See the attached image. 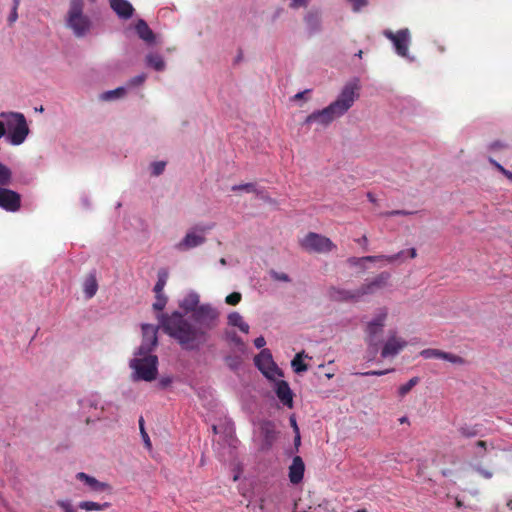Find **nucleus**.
<instances>
[{"mask_svg": "<svg viewBox=\"0 0 512 512\" xmlns=\"http://www.w3.org/2000/svg\"><path fill=\"white\" fill-rule=\"evenodd\" d=\"M408 254V256L413 259L417 256V251L415 248H410L408 250H401L395 254H392V255H377L378 257H380V260H385L387 261L388 263H394V262H402L403 261V258L404 256Z\"/></svg>", "mask_w": 512, "mask_h": 512, "instance_id": "28", "label": "nucleus"}, {"mask_svg": "<svg viewBox=\"0 0 512 512\" xmlns=\"http://www.w3.org/2000/svg\"><path fill=\"white\" fill-rule=\"evenodd\" d=\"M167 281V273L165 271H160L158 273V280L154 286V292L156 294L163 293V289L166 285Z\"/></svg>", "mask_w": 512, "mask_h": 512, "instance_id": "40", "label": "nucleus"}, {"mask_svg": "<svg viewBox=\"0 0 512 512\" xmlns=\"http://www.w3.org/2000/svg\"><path fill=\"white\" fill-rule=\"evenodd\" d=\"M393 371H394V369L391 368V369H385V370H372V371H367V372L355 373V375H360V376H382V375H386L388 373H391Z\"/></svg>", "mask_w": 512, "mask_h": 512, "instance_id": "47", "label": "nucleus"}, {"mask_svg": "<svg viewBox=\"0 0 512 512\" xmlns=\"http://www.w3.org/2000/svg\"><path fill=\"white\" fill-rule=\"evenodd\" d=\"M134 30L137 36L147 45L155 44V34L144 19H138L136 21V23L134 24Z\"/></svg>", "mask_w": 512, "mask_h": 512, "instance_id": "20", "label": "nucleus"}, {"mask_svg": "<svg viewBox=\"0 0 512 512\" xmlns=\"http://www.w3.org/2000/svg\"><path fill=\"white\" fill-rule=\"evenodd\" d=\"M21 0H13V6L11 8L10 14L8 16V23L12 25L18 19V7L20 5Z\"/></svg>", "mask_w": 512, "mask_h": 512, "instance_id": "46", "label": "nucleus"}, {"mask_svg": "<svg viewBox=\"0 0 512 512\" xmlns=\"http://www.w3.org/2000/svg\"><path fill=\"white\" fill-rule=\"evenodd\" d=\"M409 214H412V212H408L405 210H393V211L385 213L386 216L409 215Z\"/></svg>", "mask_w": 512, "mask_h": 512, "instance_id": "55", "label": "nucleus"}, {"mask_svg": "<svg viewBox=\"0 0 512 512\" xmlns=\"http://www.w3.org/2000/svg\"><path fill=\"white\" fill-rule=\"evenodd\" d=\"M388 317V309L381 307L377 309L374 317L366 323L365 335L368 351L374 357L382 344L381 335Z\"/></svg>", "mask_w": 512, "mask_h": 512, "instance_id": "6", "label": "nucleus"}, {"mask_svg": "<svg viewBox=\"0 0 512 512\" xmlns=\"http://www.w3.org/2000/svg\"><path fill=\"white\" fill-rule=\"evenodd\" d=\"M304 22L310 35L319 32L321 29V20L318 12H308L304 17Z\"/></svg>", "mask_w": 512, "mask_h": 512, "instance_id": "26", "label": "nucleus"}, {"mask_svg": "<svg viewBox=\"0 0 512 512\" xmlns=\"http://www.w3.org/2000/svg\"><path fill=\"white\" fill-rule=\"evenodd\" d=\"M55 504L62 510V512H77L72 500L68 498L58 499Z\"/></svg>", "mask_w": 512, "mask_h": 512, "instance_id": "38", "label": "nucleus"}, {"mask_svg": "<svg viewBox=\"0 0 512 512\" xmlns=\"http://www.w3.org/2000/svg\"><path fill=\"white\" fill-rule=\"evenodd\" d=\"M270 276L275 280V281H281V282H290L291 279L289 277L288 274L286 273H283V272H277L275 270H271L270 271Z\"/></svg>", "mask_w": 512, "mask_h": 512, "instance_id": "48", "label": "nucleus"}, {"mask_svg": "<svg viewBox=\"0 0 512 512\" xmlns=\"http://www.w3.org/2000/svg\"><path fill=\"white\" fill-rule=\"evenodd\" d=\"M275 392L278 399L284 406L288 408L293 407V392L286 381L280 380L276 382Z\"/></svg>", "mask_w": 512, "mask_h": 512, "instance_id": "21", "label": "nucleus"}, {"mask_svg": "<svg viewBox=\"0 0 512 512\" xmlns=\"http://www.w3.org/2000/svg\"><path fill=\"white\" fill-rule=\"evenodd\" d=\"M139 426H140V433H141L142 432V428H144V420H143L142 417L139 419Z\"/></svg>", "mask_w": 512, "mask_h": 512, "instance_id": "63", "label": "nucleus"}, {"mask_svg": "<svg viewBox=\"0 0 512 512\" xmlns=\"http://www.w3.org/2000/svg\"><path fill=\"white\" fill-rule=\"evenodd\" d=\"M290 423H291V426L293 427L294 429V432H297L299 431V428H298V425H297V422H296V419L294 416H291L290 417Z\"/></svg>", "mask_w": 512, "mask_h": 512, "instance_id": "57", "label": "nucleus"}, {"mask_svg": "<svg viewBox=\"0 0 512 512\" xmlns=\"http://www.w3.org/2000/svg\"><path fill=\"white\" fill-rule=\"evenodd\" d=\"M231 190L234 192L244 190L248 193L263 194V189H259L254 183L233 185Z\"/></svg>", "mask_w": 512, "mask_h": 512, "instance_id": "36", "label": "nucleus"}, {"mask_svg": "<svg viewBox=\"0 0 512 512\" xmlns=\"http://www.w3.org/2000/svg\"><path fill=\"white\" fill-rule=\"evenodd\" d=\"M259 432L261 437L260 449L262 451L270 450L277 439V430L274 422L270 420L261 421Z\"/></svg>", "mask_w": 512, "mask_h": 512, "instance_id": "15", "label": "nucleus"}, {"mask_svg": "<svg viewBox=\"0 0 512 512\" xmlns=\"http://www.w3.org/2000/svg\"><path fill=\"white\" fill-rule=\"evenodd\" d=\"M240 301H241V294L238 292H233V293L229 294L225 299V302L229 305H237Z\"/></svg>", "mask_w": 512, "mask_h": 512, "instance_id": "51", "label": "nucleus"}, {"mask_svg": "<svg viewBox=\"0 0 512 512\" xmlns=\"http://www.w3.org/2000/svg\"><path fill=\"white\" fill-rule=\"evenodd\" d=\"M490 162L494 165V167L500 171L503 175H505L509 180L512 181V172L505 169L500 163L490 158Z\"/></svg>", "mask_w": 512, "mask_h": 512, "instance_id": "50", "label": "nucleus"}, {"mask_svg": "<svg viewBox=\"0 0 512 512\" xmlns=\"http://www.w3.org/2000/svg\"><path fill=\"white\" fill-rule=\"evenodd\" d=\"M227 323L229 326L237 327L241 332L245 334L249 333L250 326L244 321L242 315L237 311H233L228 314Z\"/></svg>", "mask_w": 512, "mask_h": 512, "instance_id": "25", "label": "nucleus"}, {"mask_svg": "<svg viewBox=\"0 0 512 512\" xmlns=\"http://www.w3.org/2000/svg\"><path fill=\"white\" fill-rule=\"evenodd\" d=\"M359 245L363 247L365 251L368 250V238L366 235H363L361 238L355 240Z\"/></svg>", "mask_w": 512, "mask_h": 512, "instance_id": "54", "label": "nucleus"}, {"mask_svg": "<svg viewBox=\"0 0 512 512\" xmlns=\"http://www.w3.org/2000/svg\"><path fill=\"white\" fill-rule=\"evenodd\" d=\"M383 35L392 42L395 53L408 60L414 62L415 57L409 54V45L411 43V35L408 28L398 30L396 33L391 30H384Z\"/></svg>", "mask_w": 512, "mask_h": 512, "instance_id": "9", "label": "nucleus"}, {"mask_svg": "<svg viewBox=\"0 0 512 512\" xmlns=\"http://www.w3.org/2000/svg\"><path fill=\"white\" fill-rule=\"evenodd\" d=\"M329 297L334 301L344 302V301H353L357 302L360 299V295H358V288L355 290H347L343 288L331 287L329 289Z\"/></svg>", "mask_w": 512, "mask_h": 512, "instance_id": "19", "label": "nucleus"}, {"mask_svg": "<svg viewBox=\"0 0 512 512\" xmlns=\"http://www.w3.org/2000/svg\"><path fill=\"white\" fill-rule=\"evenodd\" d=\"M127 93V87L121 86L116 89L106 91L100 95V99L103 101H112L123 98Z\"/></svg>", "mask_w": 512, "mask_h": 512, "instance_id": "31", "label": "nucleus"}, {"mask_svg": "<svg viewBox=\"0 0 512 512\" xmlns=\"http://www.w3.org/2000/svg\"><path fill=\"white\" fill-rule=\"evenodd\" d=\"M0 117V138L4 137L12 146L23 144L30 132L25 116L19 112H2Z\"/></svg>", "mask_w": 512, "mask_h": 512, "instance_id": "4", "label": "nucleus"}, {"mask_svg": "<svg viewBox=\"0 0 512 512\" xmlns=\"http://www.w3.org/2000/svg\"><path fill=\"white\" fill-rule=\"evenodd\" d=\"M109 5L121 20H129L135 12L133 5L128 0H109Z\"/></svg>", "mask_w": 512, "mask_h": 512, "instance_id": "18", "label": "nucleus"}, {"mask_svg": "<svg viewBox=\"0 0 512 512\" xmlns=\"http://www.w3.org/2000/svg\"><path fill=\"white\" fill-rule=\"evenodd\" d=\"M145 63L147 67H150L158 72L164 71L166 68L164 58L160 54L154 52H150L146 55Z\"/></svg>", "mask_w": 512, "mask_h": 512, "instance_id": "27", "label": "nucleus"}, {"mask_svg": "<svg viewBox=\"0 0 512 512\" xmlns=\"http://www.w3.org/2000/svg\"><path fill=\"white\" fill-rule=\"evenodd\" d=\"M85 5V0H69L64 18L65 27L78 39L92 35L96 28L92 16L84 12Z\"/></svg>", "mask_w": 512, "mask_h": 512, "instance_id": "3", "label": "nucleus"}, {"mask_svg": "<svg viewBox=\"0 0 512 512\" xmlns=\"http://www.w3.org/2000/svg\"><path fill=\"white\" fill-rule=\"evenodd\" d=\"M304 352L297 353L294 359L291 361V366L295 373L299 374L307 371L308 367L303 363L302 357Z\"/></svg>", "mask_w": 512, "mask_h": 512, "instance_id": "35", "label": "nucleus"}, {"mask_svg": "<svg viewBox=\"0 0 512 512\" xmlns=\"http://www.w3.org/2000/svg\"><path fill=\"white\" fill-rule=\"evenodd\" d=\"M301 247L308 252L326 253L336 248L335 244L321 234L309 232L300 240Z\"/></svg>", "mask_w": 512, "mask_h": 512, "instance_id": "10", "label": "nucleus"}, {"mask_svg": "<svg viewBox=\"0 0 512 512\" xmlns=\"http://www.w3.org/2000/svg\"><path fill=\"white\" fill-rule=\"evenodd\" d=\"M406 346L407 341L399 337L396 330H390L387 339L383 342L381 348V357L384 359L394 358Z\"/></svg>", "mask_w": 512, "mask_h": 512, "instance_id": "14", "label": "nucleus"}, {"mask_svg": "<svg viewBox=\"0 0 512 512\" xmlns=\"http://www.w3.org/2000/svg\"><path fill=\"white\" fill-rule=\"evenodd\" d=\"M79 410L85 416L87 424L98 420L106 419V411L109 409L118 410L112 402H102L98 394H90L78 401Z\"/></svg>", "mask_w": 512, "mask_h": 512, "instance_id": "5", "label": "nucleus"}, {"mask_svg": "<svg viewBox=\"0 0 512 512\" xmlns=\"http://www.w3.org/2000/svg\"><path fill=\"white\" fill-rule=\"evenodd\" d=\"M165 167H166V162L165 161H155V162H152L151 165H150L151 174L153 176H159V175H161L164 172Z\"/></svg>", "mask_w": 512, "mask_h": 512, "instance_id": "43", "label": "nucleus"}, {"mask_svg": "<svg viewBox=\"0 0 512 512\" xmlns=\"http://www.w3.org/2000/svg\"><path fill=\"white\" fill-rule=\"evenodd\" d=\"M200 296L190 291L180 302L184 311L158 316L159 324L169 337L186 351H199L209 340V332L216 327L219 311L209 303L199 304Z\"/></svg>", "mask_w": 512, "mask_h": 512, "instance_id": "1", "label": "nucleus"}, {"mask_svg": "<svg viewBox=\"0 0 512 512\" xmlns=\"http://www.w3.org/2000/svg\"><path fill=\"white\" fill-rule=\"evenodd\" d=\"M12 183L11 169L0 162V187L9 186Z\"/></svg>", "mask_w": 512, "mask_h": 512, "instance_id": "34", "label": "nucleus"}, {"mask_svg": "<svg viewBox=\"0 0 512 512\" xmlns=\"http://www.w3.org/2000/svg\"><path fill=\"white\" fill-rule=\"evenodd\" d=\"M473 470L476 471L479 475H481L485 479H491L493 477V472L485 469L479 465H473Z\"/></svg>", "mask_w": 512, "mask_h": 512, "instance_id": "49", "label": "nucleus"}, {"mask_svg": "<svg viewBox=\"0 0 512 512\" xmlns=\"http://www.w3.org/2000/svg\"><path fill=\"white\" fill-rule=\"evenodd\" d=\"M142 342L135 355H153L152 351L158 345V326L142 324Z\"/></svg>", "mask_w": 512, "mask_h": 512, "instance_id": "11", "label": "nucleus"}, {"mask_svg": "<svg viewBox=\"0 0 512 512\" xmlns=\"http://www.w3.org/2000/svg\"><path fill=\"white\" fill-rule=\"evenodd\" d=\"M358 86L356 83H347L337 96L336 100L330 103L327 107L315 110L309 114L305 120L304 125L316 124L321 128L328 127L334 120L342 117L358 99Z\"/></svg>", "mask_w": 512, "mask_h": 512, "instance_id": "2", "label": "nucleus"}, {"mask_svg": "<svg viewBox=\"0 0 512 512\" xmlns=\"http://www.w3.org/2000/svg\"><path fill=\"white\" fill-rule=\"evenodd\" d=\"M408 421H409V420H408V417H407V416H403V417H401V418L399 419V422H400L401 424H403V423H408Z\"/></svg>", "mask_w": 512, "mask_h": 512, "instance_id": "62", "label": "nucleus"}, {"mask_svg": "<svg viewBox=\"0 0 512 512\" xmlns=\"http://www.w3.org/2000/svg\"><path fill=\"white\" fill-rule=\"evenodd\" d=\"M225 362L229 369L237 371L241 367L242 359L239 356L228 355L225 357Z\"/></svg>", "mask_w": 512, "mask_h": 512, "instance_id": "39", "label": "nucleus"}, {"mask_svg": "<svg viewBox=\"0 0 512 512\" xmlns=\"http://www.w3.org/2000/svg\"><path fill=\"white\" fill-rule=\"evenodd\" d=\"M109 506V502L98 503L94 501H81L78 503V508L85 511H102Z\"/></svg>", "mask_w": 512, "mask_h": 512, "instance_id": "32", "label": "nucleus"}, {"mask_svg": "<svg viewBox=\"0 0 512 512\" xmlns=\"http://www.w3.org/2000/svg\"><path fill=\"white\" fill-rule=\"evenodd\" d=\"M167 304V297L163 293L156 294V300L153 303L154 310L162 311Z\"/></svg>", "mask_w": 512, "mask_h": 512, "instance_id": "45", "label": "nucleus"}, {"mask_svg": "<svg viewBox=\"0 0 512 512\" xmlns=\"http://www.w3.org/2000/svg\"><path fill=\"white\" fill-rule=\"evenodd\" d=\"M367 198H368V200H369L370 202H372V203H375V202H376V198H375V196L373 195V193H371V192H368V193H367Z\"/></svg>", "mask_w": 512, "mask_h": 512, "instance_id": "60", "label": "nucleus"}, {"mask_svg": "<svg viewBox=\"0 0 512 512\" xmlns=\"http://www.w3.org/2000/svg\"><path fill=\"white\" fill-rule=\"evenodd\" d=\"M420 381L419 377H412L407 383L401 385L398 388V395L400 397H404L406 394H408L411 389L416 386Z\"/></svg>", "mask_w": 512, "mask_h": 512, "instance_id": "37", "label": "nucleus"}, {"mask_svg": "<svg viewBox=\"0 0 512 512\" xmlns=\"http://www.w3.org/2000/svg\"><path fill=\"white\" fill-rule=\"evenodd\" d=\"M376 261H380V257H378L377 255L375 256H363V257H349L347 259V263L351 266V267H360L362 266V264L364 262H376Z\"/></svg>", "mask_w": 512, "mask_h": 512, "instance_id": "33", "label": "nucleus"}, {"mask_svg": "<svg viewBox=\"0 0 512 512\" xmlns=\"http://www.w3.org/2000/svg\"><path fill=\"white\" fill-rule=\"evenodd\" d=\"M254 363L262 374L270 380L274 379L277 375H280V371L276 366L269 349H262L260 353L255 356Z\"/></svg>", "mask_w": 512, "mask_h": 512, "instance_id": "12", "label": "nucleus"}, {"mask_svg": "<svg viewBox=\"0 0 512 512\" xmlns=\"http://www.w3.org/2000/svg\"><path fill=\"white\" fill-rule=\"evenodd\" d=\"M305 465L300 456H295L289 466V480L292 484H298L303 480Z\"/></svg>", "mask_w": 512, "mask_h": 512, "instance_id": "23", "label": "nucleus"}, {"mask_svg": "<svg viewBox=\"0 0 512 512\" xmlns=\"http://www.w3.org/2000/svg\"><path fill=\"white\" fill-rule=\"evenodd\" d=\"M308 92H310V90H305V91H302V92H298L297 94H295L294 99L295 100L302 99L304 97V95L306 93H308Z\"/></svg>", "mask_w": 512, "mask_h": 512, "instance_id": "59", "label": "nucleus"}, {"mask_svg": "<svg viewBox=\"0 0 512 512\" xmlns=\"http://www.w3.org/2000/svg\"><path fill=\"white\" fill-rule=\"evenodd\" d=\"M0 187V208L8 212H16L21 207V196L18 192Z\"/></svg>", "mask_w": 512, "mask_h": 512, "instance_id": "16", "label": "nucleus"}, {"mask_svg": "<svg viewBox=\"0 0 512 512\" xmlns=\"http://www.w3.org/2000/svg\"><path fill=\"white\" fill-rule=\"evenodd\" d=\"M295 434H296L295 435V445L298 446V445H300V432L297 431V432H295Z\"/></svg>", "mask_w": 512, "mask_h": 512, "instance_id": "61", "label": "nucleus"}, {"mask_svg": "<svg viewBox=\"0 0 512 512\" xmlns=\"http://www.w3.org/2000/svg\"><path fill=\"white\" fill-rule=\"evenodd\" d=\"M390 278L391 274L387 271H383L372 279H366L358 288V295H360V299L367 295H373L379 290L385 288L388 285Z\"/></svg>", "mask_w": 512, "mask_h": 512, "instance_id": "13", "label": "nucleus"}, {"mask_svg": "<svg viewBox=\"0 0 512 512\" xmlns=\"http://www.w3.org/2000/svg\"><path fill=\"white\" fill-rule=\"evenodd\" d=\"M224 339L231 345H233L238 351H245V343L240 336L233 330H225Z\"/></svg>", "mask_w": 512, "mask_h": 512, "instance_id": "30", "label": "nucleus"}, {"mask_svg": "<svg viewBox=\"0 0 512 512\" xmlns=\"http://www.w3.org/2000/svg\"><path fill=\"white\" fill-rule=\"evenodd\" d=\"M76 479L83 482L93 492H104L110 490L109 484L98 481L95 477L90 476L84 472H78Z\"/></svg>", "mask_w": 512, "mask_h": 512, "instance_id": "22", "label": "nucleus"}, {"mask_svg": "<svg viewBox=\"0 0 512 512\" xmlns=\"http://www.w3.org/2000/svg\"><path fill=\"white\" fill-rule=\"evenodd\" d=\"M97 290H98V283H97L96 275H95V273H90L86 277V279L84 281V285H83V291H84L86 298L91 299L92 297H94Z\"/></svg>", "mask_w": 512, "mask_h": 512, "instance_id": "29", "label": "nucleus"}, {"mask_svg": "<svg viewBox=\"0 0 512 512\" xmlns=\"http://www.w3.org/2000/svg\"><path fill=\"white\" fill-rule=\"evenodd\" d=\"M266 344V340L263 336H259L257 338H255L254 340V345L256 348L258 349H262Z\"/></svg>", "mask_w": 512, "mask_h": 512, "instance_id": "53", "label": "nucleus"}, {"mask_svg": "<svg viewBox=\"0 0 512 512\" xmlns=\"http://www.w3.org/2000/svg\"><path fill=\"white\" fill-rule=\"evenodd\" d=\"M257 196H258L260 199H262L263 201H265V202H268V203H274V200H273L271 197H269V196L267 195V193L265 192V190H264V189H263V194H257Z\"/></svg>", "mask_w": 512, "mask_h": 512, "instance_id": "56", "label": "nucleus"}, {"mask_svg": "<svg viewBox=\"0 0 512 512\" xmlns=\"http://www.w3.org/2000/svg\"><path fill=\"white\" fill-rule=\"evenodd\" d=\"M420 356L424 359H441L456 365L466 364V360L461 356L434 348H427L422 350L420 352Z\"/></svg>", "mask_w": 512, "mask_h": 512, "instance_id": "17", "label": "nucleus"}, {"mask_svg": "<svg viewBox=\"0 0 512 512\" xmlns=\"http://www.w3.org/2000/svg\"><path fill=\"white\" fill-rule=\"evenodd\" d=\"M459 434L464 438L484 437L487 435V429L482 424L463 423L458 427Z\"/></svg>", "mask_w": 512, "mask_h": 512, "instance_id": "24", "label": "nucleus"}, {"mask_svg": "<svg viewBox=\"0 0 512 512\" xmlns=\"http://www.w3.org/2000/svg\"><path fill=\"white\" fill-rule=\"evenodd\" d=\"M489 444L486 441L479 440L475 443V457L483 458L488 450Z\"/></svg>", "mask_w": 512, "mask_h": 512, "instance_id": "41", "label": "nucleus"}, {"mask_svg": "<svg viewBox=\"0 0 512 512\" xmlns=\"http://www.w3.org/2000/svg\"><path fill=\"white\" fill-rule=\"evenodd\" d=\"M133 379L151 382L158 374V357L156 355H135L130 361Z\"/></svg>", "mask_w": 512, "mask_h": 512, "instance_id": "7", "label": "nucleus"}, {"mask_svg": "<svg viewBox=\"0 0 512 512\" xmlns=\"http://www.w3.org/2000/svg\"><path fill=\"white\" fill-rule=\"evenodd\" d=\"M171 382H172V379H171V378H169V377L162 378V379L160 380V384H161L163 387H165V386L169 385Z\"/></svg>", "mask_w": 512, "mask_h": 512, "instance_id": "58", "label": "nucleus"}, {"mask_svg": "<svg viewBox=\"0 0 512 512\" xmlns=\"http://www.w3.org/2000/svg\"><path fill=\"white\" fill-rule=\"evenodd\" d=\"M141 437L143 439V442H144L145 446L148 449H150L151 448V441H150L149 435L147 434V432L145 431L144 428H142Z\"/></svg>", "mask_w": 512, "mask_h": 512, "instance_id": "52", "label": "nucleus"}, {"mask_svg": "<svg viewBox=\"0 0 512 512\" xmlns=\"http://www.w3.org/2000/svg\"><path fill=\"white\" fill-rule=\"evenodd\" d=\"M82 202H83V205H84L85 207H89V206H90V204H89V202H88V199H87V198H83V199H82Z\"/></svg>", "mask_w": 512, "mask_h": 512, "instance_id": "64", "label": "nucleus"}, {"mask_svg": "<svg viewBox=\"0 0 512 512\" xmlns=\"http://www.w3.org/2000/svg\"><path fill=\"white\" fill-rule=\"evenodd\" d=\"M145 80H146V74L141 73V74L129 79L124 87H127V90H128L129 88L140 86L145 82Z\"/></svg>", "mask_w": 512, "mask_h": 512, "instance_id": "42", "label": "nucleus"}, {"mask_svg": "<svg viewBox=\"0 0 512 512\" xmlns=\"http://www.w3.org/2000/svg\"><path fill=\"white\" fill-rule=\"evenodd\" d=\"M214 227L213 223L199 224L187 231L183 239L175 244V249L181 252L201 246L205 243V234Z\"/></svg>", "mask_w": 512, "mask_h": 512, "instance_id": "8", "label": "nucleus"}, {"mask_svg": "<svg viewBox=\"0 0 512 512\" xmlns=\"http://www.w3.org/2000/svg\"><path fill=\"white\" fill-rule=\"evenodd\" d=\"M352 7V11L358 13L368 6V0H346Z\"/></svg>", "mask_w": 512, "mask_h": 512, "instance_id": "44", "label": "nucleus"}]
</instances>
